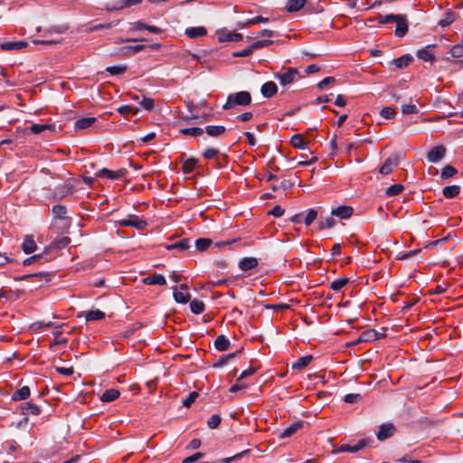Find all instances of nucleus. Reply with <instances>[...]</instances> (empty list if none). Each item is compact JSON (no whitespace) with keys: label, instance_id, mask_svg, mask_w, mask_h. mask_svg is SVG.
Masks as SVG:
<instances>
[{"label":"nucleus","instance_id":"obj_5","mask_svg":"<svg viewBox=\"0 0 463 463\" xmlns=\"http://www.w3.org/2000/svg\"><path fill=\"white\" fill-rule=\"evenodd\" d=\"M217 39L220 43L225 42H240L242 40V34L236 32H230L226 29H222L216 32Z\"/></svg>","mask_w":463,"mask_h":463},{"label":"nucleus","instance_id":"obj_9","mask_svg":"<svg viewBox=\"0 0 463 463\" xmlns=\"http://www.w3.org/2000/svg\"><path fill=\"white\" fill-rule=\"evenodd\" d=\"M398 18L399 19L395 22L396 28L394 33L397 37H403L409 30L407 15L400 14Z\"/></svg>","mask_w":463,"mask_h":463},{"label":"nucleus","instance_id":"obj_15","mask_svg":"<svg viewBox=\"0 0 463 463\" xmlns=\"http://www.w3.org/2000/svg\"><path fill=\"white\" fill-rule=\"evenodd\" d=\"M304 425L303 420H297L292 423L290 426L287 427L279 435V439H286L294 435L298 430H300Z\"/></svg>","mask_w":463,"mask_h":463},{"label":"nucleus","instance_id":"obj_41","mask_svg":"<svg viewBox=\"0 0 463 463\" xmlns=\"http://www.w3.org/2000/svg\"><path fill=\"white\" fill-rule=\"evenodd\" d=\"M204 303L201 300L193 299L190 301V309L195 315L203 313L204 311Z\"/></svg>","mask_w":463,"mask_h":463},{"label":"nucleus","instance_id":"obj_13","mask_svg":"<svg viewBox=\"0 0 463 463\" xmlns=\"http://www.w3.org/2000/svg\"><path fill=\"white\" fill-rule=\"evenodd\" d=\"M435 47V44H430L425 46L424 48L419 50L416 53L417 58L422 60L424 61L434 62L436 61L435 55L432 52V48Z\"/></svg>","mask_w":463,"mask_h":463},{"label":"nucleus","instance_id":"obj_47","mask_svg":"<svg viewBox=\"0 0 463 463\" xmlns=\"http://www.w3.org/2000/svg\"><path fill=\"white\" fill-rule=\"evenodd\" d=\"M127 65L109 66L106 68V71L110 75H120L127 71Z\"/></svg>","mask_w":463,"mask_h":463},{"label":"nucleus","instance_id":"obj_36","mask_svg":"<svg viewBox=\"0 0 463 463\" xmlns=\"http://www.w3.org/2000/svg\"><path fill=\"white\" fill-rule=\"evenodd\" d=\"M226 128L224 126H207L205 128V132L210 137H220L224 134Z\"/></svg>","mask_w":463,"mask_h":463},{"label":"nucleus","instance_id":"obj_52","mask_svg":"<svg viewBox=\"0 0 463 463\" xmlns=\"http://www.w3.org/2000/svg\"><path fill=\"white\" fill-rule=\"evenodd\" d=\"M457 174V169L452 165H446L441 170V178H449L452 177L454 175Z\"/></svg>","mask_w":463,"mask_h":463},{"label":"nucleus","instance_id":"obj_30","mask_svg":"<svg viewBox=\"0 0 463 463\" xmlns=\"http://www.w3.org/2000/svg\"><path fill=\"white\" fill-rule=\"evenodd\" d=\"M49 276L50 275L48 273L35 272V273H32V274H26V275H23V276L14 277V280H16V281L27 280V279H38V280H41V279L44 277L45 280L48 281L49 280Z\"/></svg>","mask_w":463,"mask_h":463},{"label":"nucleus","instance_id":"obj_34","mask_svg":"<svg viewBox=\"0 0 463 463\" xmlns=\"http://www.w3.org/2000/svg\"><path fill=\"white\" fill-rule=\"evenodd\" d=\"M55 129L54 124H33L30 127V130L33 134H41L45 130L52 131Z\"/></svg>","mask_w":463,"mask_h":463},{"label":"nucleus","instance_id":"obj_1","mask_svg":"<svg viewBox=\"0 0 463 463\" xmlns=\"http://www.w3.org/2000/svg\"><path fill=\"white\" fill-rule=\"evenodd\" d=\"M251 95L249 91L241 90L228 95L226 102L222 106L224 110L234 109L237 106H247L251 103Z\"/></svg>","mask_w":463,"mask_h":463},{"label":"nucleus","instance_id":"obj_24","mask_svg":"<svg viewBox=\"0 0 463 463\" xmlns=\"http://www.w3.org/2000/svg\"><path fill=\"white\" fill-rule=\"evenodd\" d=\"M457 17V14L451 10H448L443 14L442 18L438 22V24L441 27H447L450 25Z\"/></svg>","mask_w":463,"mask_h":463},{"label":"nucleus","instance_id":"obj_40","mask_svg":"<svg viewBox=\"0 0 463 463\" xmlns=\"http://www.w3.org/2000/svg\"><path fill=\"white\" fill-rule=\"evenodd\" d=\"M49 259L44 254H36L32 257L25 259L23 262L24 266H29L34 262H47Z\"/></svg>","mask_w":463,"mask_h":463},{"label":"nucleus","instance_id":"obj_43","mask_svg":"<svg viewBox=\"0 0 463 463\" xmlns=\"http://www.w3.org/2000/svg\"><path fill=\"white\" fill-rule=\"evenodd\" d=\"M212 242V240L209 238H199L194 243L198 251H204L211 246Z\"/></svg>","mask_w":463,"mask_h":463},{"label":"nucleus","instance_id":"obj_3","mask_svg":"<svg viewBox=\"0 0 463 463\" xmlns=\"http://www.w3.org/2000/svg\"><path fill=\"white\" fill-rule=\"evenodd\" d=\"M276 80L283 87L288 86L298 79L302 78L300 71L297 68L289 67L285 72H277L274 74Z\"/></svg>","mask_w":463,"mask_h":463},{"label":"nucleus","instance_id":"obj_33","mask_svg":"<svg viewBox=\"0 0 463 463\" xmlns=\"http://www.w3.org/2000/svg\"><path fill=\"white\" fill-rule=\"evenodd\" d=\"M312 360L313 356L310 354L301 356L293 364L292 368L295 370H302L305 367H307L311 363Z\"/></svg>","mask_w":463,"mask_h":463},{"label":"nucleus","instance_id":"obj_54","mask_svg":"<svg viewBox=\"0 0 463 463\" xmlns=\"http://www.w3.org/2000/svg\"><path fill=\"white\" fill-rule=\"evenodd\" d=\"M335 224V221L333 217H326L325 220H321L319 222V229H330L334 227Z\"/></svg>","mask_w":463,"mask_h":463},{"label":"nucleus","instance_id":"obj_26","mask_svg":"<svg viewBox=\"0 0 463 463\" xmlns=\"http://www.w3.org/2000/svg\"><path fill=\"white\" fill-rule=\"evenodd\" d=\"M52 213L54 219H60L62 221H67L68 218L65 216L67 213V207L62 204L53 205L52 208Z\"/></svg>","mask_w":463,"mask_h":463},{"label":"nucleus","instance_id":"obj_6","mask_svg":"<svg viewBox=\"0 0 463 463\" xmlns=\"http://www.w3.org/2000/svg\"><path fill=\"white\" fill-rule=\"evenodd\" d=\"M17 410L24 416H28L29 414L40 415L42 412L41 407L35 404L33 401L21 403Z\"/></svg>","mask_w":463,"mask_h":463},{"label":"nucleus","instance_id":"obj_23","mask_svg":"<svg viewBox=\"0 0 463 463\" xmlns=\"http://www.w3.org/2000/svg\"><path fill=\"white\" fill-rule=\"evenodd\" d=\"M230 345L231 342L224 335H218L214 341V347L218 351H226L229 349Z\"/></svg>","mask_w":463,"mask_h":463},{"label":"nucleus","instance_id":"obj_32","mask_svg":"<svg viewBox=\"0 0 463 463\" xmlns=\"http://www.w3.org/2000/svg\"><path fill=\"white\" fill-rule=\"evenodd\" d=\"M96 121V118H82L75 121L74 127L75 129H86L92 126V124Z\"/></svg>","mask_w":463,"mask_h":463},{"label":"nucleus","instance_id":"obj_17","mask_svg":"<svg viewBox=\"0 0 463 463\" xmlns=\"http://www.w3.org/2000/svg\"><path fill=\"white\" fill-rule=\"evenodd\" d=\"M31 395V390L29 386H23L20 389L16 390L13 395L11 400L13 402H20L27 400Z\"/></svg>","mask_w":463,"mask_h":463},{"label":"nucleus","instance_id":"obj_18","mask_svg":"<svg viewBox=\"0 0 463 463\" xmlns=\"http://www.w3.org/2000/svg\"><path fill=\"white\" fill-rule=\"evenodd\" d=\"M258 266V260L254 257H245L239 262V268L243 271L250 270Z\"/></svg>","mask_w":463,"mask_h":463},{"label":"nucleus","instance_id":"obj_2","mask_svg":"<svg viewBox=\"0 0 463 463\" xmlns=\"http://www.w3.org/2000/svg\"><path fill=\"white\" fill-rule=\"evenodd\" d=\"M76 191V181L69 178L62 184L55 187L52 194L54 201H60Z\"/></svg>","mask_w":463,"mask_h":463},{"label":"nucleus","instance_id":"obj_57","mask_svg":"<svg viewBox=\"0 0 463 463\" xmlns=\"http://www.w3.org/2000/svg\"><path fill=\"white\" fill-rule=\"evenodd\" d=\"M317 217V212L315 209H309L304 219V223L309 226Z\"/></svg>","mask_w":463,"mask_h":463},{"label":"nucleus","instance_id":"obj_28","mask_svg":"<svg viewBox=\"0 0 463 463\" xmlns=\"http://www.w3.org/2000/svg\"><path fill=\"white\" fill-rule=\"evenodd\" d=\"M376 339H380V336H377V331H375L373 329H370V330L364 331L359 335V338L357 339L356 342L357 343L371 342V341H374Z\"/></svg>","mask_w":463,"mask_h":463},{"label":"nucleus","instance_id":"obj_38","mask_svg":"<svg viewBox=\"0 0 463 463\" xmlns=\"http://www.w3.org/2000/svg\"><path fill=\"white\" fill-rule=\"evenodd\" d=\"M290 143L294 147L299 149H305L307 146V143L300 134L294 135L290 139Z\"/></svg>","mask_w":463,"mask_h":463},{"label":"nucleus","instance_id":"obj_19","mask_svg":"<svg viewBox=\"0 0 463 463\" xmlns=\"http://www.w3.org/2000/svg\"><path fill=\"white\" fill-rule=\"evenodd\" d=\"M142 282L145 285H160V286H163V285L166 284V280H165V277L163 275H161V274H154V275L146 277V278H144L142 279Z\"/></svg>","mask_w":463,"mask_h":463},{"label":"nucleus","instance_id":"obj_64","mask_svg":"<svg viewBox=\"0 0 463 463\" xmlns=\"http://www.w3.org/2000/svg\"><path fill=\"white\" fill-rule=\"evenodd\" d=\"M203 457V453L196 452L183 459L182 463H194Z\"/></svg>","mask_w":463,"mask_h":463},{"label":"nucleus","instance_id":"obj_63","mask_svg":"<svg viewBox=\"0 0 463 463\" xmlns=\"http://www.w3.org/2000/svg\"><path fill=\"white\" fill-rule=\"evenodd\" d=\"M402 112L405 115L416 114L418 112V109L413 104H407L402 107Z\"/></svg>","mask_w":463,"mask_h":463},{"label":"nucleus","instance_id":"obj_59","mask_svg":"<svg viewBox=\"0 0 463 463\" xmlns=\"http://www.w3.org/2000/svg\"><path fill=\"white\" fill-rule=\"evenodd\" d=\"M71 242V239L69 237H62L57 241H54L52 245L56 249H63Z\"/></svg>","mask_w":463,"mask_h":463},{"label":"nucleus","instance_id":"obj_39","mask_svg":"<svg viewBox=\"0 0 463 463\" xmlns=\"http://www.w3.org/2000/svg\"><path fill=\"white\" fill-rule=\"evenodd\" d=\"M180 134L185 135V136H192V137H200L203 134V129L202 128L198 127H193V128H182L179 130Z\"/></svg>","mask_w":463,"mask_h":463},{"label":"nucleus","instance_id":"obj_55","mask_svg":"<svg viewBox=\"0 0 463 463\" xmlns=\"http://www.w3.org/2000/svg\"><path fill=\"white\" fill-rule=\"evenodd\" d=\"M221 421H222V419H221L220 415L213 414L209 418V420L207 421V426L210 429H215L220 425Z\"/></svg>","mask_w":463,"mask_h":463},{"label":"nucleus","instance_id":"obj_35","mask_svg":"<svg viewBox=\"0 0 463 463\" xmlns=\"http://www.w3.org/2000/svg\"><path fill=\"white\" fill-rule=\"evenodd\" d=\"M460 193V186L458 185H449L445 186L442 190L443 195L448 199H452L457 197Z\"/></svg>","mask_w":463,"mask_h":463},{"label":"nucleus","instance_id":"obj_4","mask_svg":"<svg viewBox=\"0 0 463 463\" xmlns=\"http://www.w3.org/2000/svg\"><path fill=\"white\" fill-rule=\"evenodd\" d=\"M119 226L134 227L139 231H143L147 226V222L137 215L128 214L126 219L117 221Z\"/></svg>","mask_w":463,"mask_h":463},{"label":"nucleus","instance_id":"obj_62","mask_svg":"<svg viewBox=\"0 0 463 463\" xmlns=\"http://www.w3.org/2000/svg\"><path fill=\"white\" fill-rule=\"evenodd\" d=\"M273 42L270 40H259V41L254 42L250 46H251L252 50H258L260 48L267 47V46L270 45Z\"/></svg>","mask_w":463,"mask_h":463},{"label":"nucleus","instance_id":"obj_20","mask_svg":"<svg viewBox=\"0 0 463 463\" xmlns=\"http://www.w3.org/2000/svg\"><path fill=\"white\" fill-rule=\"evenodd\" d=\"M37 248L36 242L33 240V237L31 235H26L24 239L23 244H22V250L24 253L30 254L35 251Z\"/></svg>","mask_w":463,"mask_h":463},{"label":"nucleus","instance_id":"obj_21","mask_svg":"<svg viewBox=\"0 0 463 463\" xmlns=\"http://www.w3.org/2000/svg\"><path fill=\"white\" fill-rule=\"evenodd\" d=\"M207 30L203 26L189 27L185 30V35L191 39L206 35Z\"/></svg>","mask_w":463,"mask_h":463},{"label":"nucleus","instance_id":"obj_12","mask_svg":"<svg viewBox=\"0 0 463 463\" xmlns=\"http://www.w3.org/2000/svg\"><path fill=\"white\" fill-rule=\"evenodd\" d=\"M395 427L392 423H383L379 427L376 436L379 440H384L393 436Z\"/></svg>","mask_w":463,"mask_h":463},{"label":"nucleus","instance_id":"obj_37","mask_svg":"<svg viewBox=\"0 0 463 463\" xmlns=\"http://www.w3.org/2000/svg\"><path fill=\"white\" fill-rule=\"evenodd\" d=\"M412 61V56L410 54H404L398 59L393 60V63L397 69H402L407 67Z\"/></svg>","mask_w":463,"mask_h":463},{"label":"nucleus","instance_id":"obj_22","mask_svg":"<svg viewBox=\"0 0 463 463\" xmlns=\"http://www.w3.org/2000/svg\"><path fill=\"white\" fill-rule=\"evenodd\" d=\"M27 46V43L24 41L17 42H5L1 43L0 48L3 51H13V50H21Z\"/></svg>","mask_w":463,"mask_h":463},{"label":"nucleus","instance_id":"obj_61","mask_svg":"<svg viewBox=\"0 0 463 463\" xmlns=\"http://www.w3.org/2000/svg\"><path fill=\"white\" fill-rule=\"evenodd\" d=\"M362 399L359 393H348L345 396L344 401L346 403H356Z\"/></svg>","mask_w":463,"mask_h":463},{"label":"nucleus","instance_id":"obj_31","mask_svg":"<svg viewBox=\"0 0 463 463\" xmlns=\"http://www.w3.org/2000/svg\"><path fill=\"white\" fill-rule=\"evenodd\" d=\"M69 28H70V26L67 24H59V25H52L44 31L43 36H47V35L52 34V33H58V34L64 33L65 32H67L69 30Z\"/></svg>","mask_w":463,"mask_h":463},{"label":"nucleus","instance_id":"obj_7","mask_svg":"<svg viewBox=\"0 0 463 463\" xmlns=\"http://www.w3.org/2000/svg\"><path fill=\"white\" fill-rule=\"evenodd\" d=\"M127 169L120 168L117 171L109 170L108 168L100 169L96 175L98 177H105L110 180H117L123 177L127 174Z\"/></svg>","mask_w":463,"mask_h":463},{"label":"nucleus","instance_id":"obj_46","mask_svg":"<svg viewBox=\"0 0 463 463\" xmlns=\"http://www.w3.org/2000/svg\"><path fill=\"white\" fill-rule=\"evenodd\" d=\"M398 16H399V14H389L386 15L379 14L378 17L376 18V20L378 21L379 24H386L389 23H395L399 19Z\"/></svg>","mask_w":463,"mask_h":463},{"label":"nucleus","instance_id":"obj_49","mask_svg":"<svg viewBox=\"0 0 463 463\" xmlns=\"http://www.w3.org/2000/svg\"><path fill=\"white\" fill-rule=\"evenodd\" d=\"M450 54L454 58L463 57V41L460 43L455 44L450 48Z\"/></svg>","mask_w":463,"mask_h":463},{"label":"nucleus","instance_id":"obj_56","mask_svg":"<svg viewBox=\"0 0 463 463\" xmlns=\"http://www.w3.org/2000/svg\"><path fill=\"white\" fill-rule=\"evenodd\" d=\"M138 109L137 108H133L131 106H128V105H124V106H121L118 109V111L121 114V115H126V114H132V115H136L137 114L138 112Z\"/></svg>","mask_w":463,"mask_h":463},{"label":"nucleus","instance_id":"obj_58","mask_svg":"<svg viewBox=\"0 0 463 463\" xmlns=\"http://www.w3.org/2000/svg\"><path fill=\"white\" fill-rule=\"evenodd\" d=\"M146 49V45L145 44H137V45H130V46H126L124 48V51L126 53H137V52H139L143 50Z\"/></svg>","mask_w":463,"mask_h":463},{"label":"nucleus","instance_id":"obj_16","mask_svg":"<svg viewBox=\"0 0 463 463\" xmlns=\"http://www.w3.org/2000/svg\"><path fill=\"white\" fill-rule=\"evenodd\" d=\"M260 92L263 97L271 98L278 92V86L274 81H267L261 86Z\"/></svg>","mask_w":463,"mask_h":463},{"label":"nucleus","instance_id":"obj_14","mask_svg":"<svg viewBox=\"0 0 463 463\" xmlns=\"http://www.w3.org/2000/svg\"><path fill=\"white\" fill-rule=\"evenodd\" d=\"M354 213V209L351 206L341 205L336 208L332 209L331 214L333 216H336L340 219H348L352 216Z\"/></svg>","mask_w":463,"mask_h":463},{"label":"nucleus","instance_id":"obj_51","mask_svg":"<svg viewBox=\"0 0 463 463\" xmlns=\"http://www.w3.org/2000/svg\"><path fill=\"white\" fill-rule=\"evenodd\" d=\"M380 115L386 119H392L395 117L396 111L392 108L384 107L381 109Z\"/></svg>","mask_w":463,"mask_h":463},{"label":"nucleus","instance_id":"obj_45","mask_svg":"<svg viewBox=\"0 0 463 463\" xmlns=\"http://www.w3.org/2000/svg\"><path fill=\"white\" fill-rule=\"evenodd\" d=\"M349 281L348 278H340L335 279L330 284V288L334 291H340Z\"/></svg>","mask_w":463,"mask_h":463},{"label":"nucleus","instance_id":"obj_25","mask_svg":"<svg viewBox=\"0 0 463 463\" xmlns=\"http://www.w3.org/2000/svg\"><path fill=\"white\" fill-rule=\"evenodd\" d=\"M119 394L120 392L117 389H108L102 393L100 401L103 402H111L117 400L119 397Z\"/></svg>","mask_w":463,"mask_h":463},{"label":"nucleus","instance_id":"obj_44","mask_svg":"<svg viewBox=\"0 0 463 463\" xmlns=\"http://www.w3.org/2000/svg\"><path fill=\"white\" fill-rule=\"evenodd\" d=\"M105 317V313L99 309L90 310L86 315L87 321L101 320Z\"/></svg>","mask_w":463,"mask_h":463},{"label":"nucleus","instance_id":"obj_42","mask_svg":"<svg viewBox=\"0 0 463 463\" xmlns=\"http://www.w3.org/2000/svg\"><path fill=\"white\" fill-rule=\"evenodd\" d=\"M197 165V159L191 157L185 161H184L182 169L185 174H191L194 172L195 166Z\"/></svg>","mask_w":463,"mask_h":463},{"label":"nucleus","instance_id":"obj_60","mask_svg":"<svg viewBox=\"0 0 463 463\" xmlns=\"http://www.w3.org/2000/svg\"><path fill=\"white\" fill-rule=\"evenodd\" d=\"M190 247V240L185 238L175 243V248L179 250H185Z\"/></svg>","mask_w":463,"mask_h":463},{"label":"nucleus","instance_id":"obj_8","mask_svg":"<svg viewBox=\"0 0 463 463\" xmlns=\"http://www.w3.org/2000/svg\"><path fill=\"white\" fill-rule=\"evenodd\" d=\"M370 440L364 439L358 441L355 445L343 444L337 449L336 452H351L356 453L359 450L364 449L369 445Z\"/></svg>","mask_w":463,"mask_h":463},{"label":"nucleus","instance_id":"obj_53","mask_svg":"<svg viewBox=\"0 0 463 463\" xmlns=\"http://www.w3.org/2000/svg\"><path fill=\"white\" fill-rule=\"evenodd\" d=\"M199 396L198 392L194 391L191 392L188 396L182 402L184 407H190Z\"/></svg>","mask_w":463,"mask_h":463},{"label":"nucleus","instance_id":"obj_10","mask_svg":"<svg viewBox=\"0 0 463 463\" xmlns=\"http://www.w3.org/2000/svg\"><path fill=\"white\" fill-rule=\"evenodd\" d=\"M399 165V156L398 155H394L389 156L385 159L383 165L380 168V173L382 175H389L391 174L395 167Z\"/></svg>","mask_w":463,"mask_h":463},{"label":"nucleus","instance_id":"obj_11","mask_svg":"<svg viewBox=\"0 0 463 463\" xmlns=\"http://www.w3.org/2000/svg\"><path fill=\"white\" fill-rule=\"evenodd\" d=\"M446 155V148L444 146L439 145L431 148L428 155L427 159L431 163H437L440 161Z\"/></svg>","mask_w":463,"mask_h":463},{"label":"nucleus","instance_id":"obj_27","mask_svg":"<svg viewBox=\"0 0 463 463\" xmlns=\"http://www.w3.org/2000/svg\"><path fill=\"white\" fill-rule=\"evenodd\" d=\"M306 2L307 0H288L285 8L288 13L298 12L304 7Z\"/></svg>","mask_w":463,"mask_h":463},{"label":"nucleus","instance_id":"obj_50","mask_svg":"<svg viewBox=\"0 0 463 463\" xmlns=\"http://www.w3.org/2000/svg\"><path fill=\"white\" fill-rule=\"evenodd\" d=\"M218 153H219V150L217 148L208 147L207 149L204 150L203 156L205 159L219 160Z\"/></svg>","mask_w":463,"mask_h":463},{"label":"nucleus","instance_id":"obj_29","mask_svg":"<svg viewBox=\"0 0 463 463\" xmlns=\"http://www.w3.org/2000/svg\"><path fill=\"white\" fill-rule=\"evenodd\" d=\"M172 289L174 290V298L177 303L186 304L190 301L191 295L189 292L178 291L176 287H173Z\"/></svg>","mask_w":463,"mask_h":463},{"label":"nucleus","instance_id":"obj_48","mask_svg":"<svg viewBox=\"0 0 463 463\" xmlns=\"http://www.w3.org/2000/svg\"><path fill=\"white\" fill-rule=\"evenodd\" d=\"M404 186L401 184H395L388 187L385 191L387 196H395L402 192Z\"/></svg>","mask_w":463,"mask_h":463}]
</instances>
